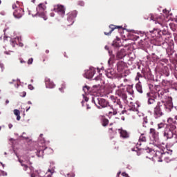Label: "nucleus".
<instances>
[{
  "label": "nucleus",
  "instance_id": "f257e3e1",
  "mask_svg": "<svg viewBox=\"0 0 177 177\" xmlns=\"http://www.w3.org/2000/svg\"><path fill=\"white\" fill-rule=\"evenodd\" d=\"M30 169V172H28V174H30V177H35V174H37V175H39V177H52V175H53V174H55V167H52L51 169H48L47 173L46 174V175L44 176V171H34V167H29Z\"/></svg>",
  "mask_w": 177,
  "mask_h": 177
},
{
  "label": "nucleus",
  "instance_id": "f03ea898",
  "mask_svg": "<svg viewBox=\"0 0 177 177\" xmlns=\"http://www.w3.org/2000/svg\"><path fill=\"white\" fill-rule=\"evenodd\" d=\"M92 102L95 104L97 109H104L109 105V102L103 98H100L97 96H94L92 97Z\"/></svg>",
  "mask_w": 177,
  "mask_h": 177
},
{
  "label": "nucleus",
  "instance_id": "7ed1b4c3",
  "mask_svg": "<svg viewBox=\"0 0 177 177\" xmlns=\"http://www.w3.org/2000/svg\"><path fill=\"white\" fill-rule=\"evenodd\" d=\"M36 10L37 14L35 15H32L33 17H35V16H39V17L44 19V20H48V17H46L45 12V10H46V6L44 5V3H39Z\"/></svg>",
  "mask_w": 177,
  "mask_h": 177
},
{
  "label": "nucleus",
  "instance_id": "20e7f679",
  "mask_svg": "<svg viewBox=\"0 0 177 177\" xmlns=\"http://www.w3.org/2000/svg\"><path fill=\"white\" fill-rule=\"evenodd\" d=\"M176 127L175 125L168 126L167 128L165 129L163 136L166 138V140L172 139L174 138V135L176 133Z\"/></svg>",
  "mask_w": 177,
  "mask_h": 177
},
{
  "label": "nucleus",
  "instance_id": "39448f33",
  "mask_svg": "<svg viewBox=\"0 0 177 177\" xmlns=\"http://www.w3.org/2000/svg\"><path fill=\"white\" fill-rule=\"evenodd\" d=\"M19 1L16 3L12 4V9L15 10L13 15L15 19H20L23 15H24V10L19 7Z\"/></svg>",
  "mask_w": 177,
  "mask_h": 177
},
{
  "label": "nucleus",
  "instance_id": "423d86ee",
  "mask_svg": "<svg viewBox=\"0 0 177 177\" xmlns=\"http://www.w3.org/2000/svg\"><path fill=\"white\" fill-rule=\"evenodd\" d=\"M96 68L94 67H90L89 69L85 71L84 77L87 78V80H91V78H93V77L96 75Z\"/></svg>",
  "mask_w": 177,
  "mask_h": 177
},
{
  "label": "nucleus",
  "instance_id": "0eeeda50",
  "mask_svg": "<svg viewBox=\"0 0 177 177\" xmlns=\"http://www.w3.org/2000/svg\"><path fill=\"white\" fill-rule=\"evenodd\" d=\"M162 104L158 102L156 106L154 108L153 115L155 118H160L162 115Z\"/></svg>",
  "mask_w": 177,
  "mask_h": 177
},
{
  "label": "nucleus",
  "instance_id": "6e6552de",
  "mask_svg": "<svg viewBox=\"0 0 177 177\" xmlns=\"http://www.w3.org/2000/svg\"><path fill=\"white\" fill-rule=\"evenodd\" d=\"M160 103L162 104V109H165L167 113H170L171 110L174 109L171 98H169L166 102H160Z\"/></svg>",
  "mask_w": 177,
  "mask_h": 177
},
{
  "label": "nucleus",
  "instance_id": "1a4fd4ad",
  "mask_svg": "<svg viewBox=\"0 0 177 177\" xmlns=\"http://www.w3.org/2000/svg\"><path fill=\"white\" fill-rule=\"evenodd\" d=\"M55 12H57L61 17H64V15L66 13V8L63 6H57L54 8Z\"/></svg>",
  "mask_w": 177,
  "mask_h": 177
},
{
  "label": "nucleus",
  "instance_id": "9d476101",
  "mask_svg": "<svg viewBox=\"0 0 177 177\" xmlns=\"http://www.w3.org/2000/svg\"><path fill=\"white\" fill-rule=\"evenodd\" d=\"M77 17V11H73L68 14L67 20L69 23V26H71L74 23V19Z\"/></svg>",
  "mask_w": 177,
  "mask_h": 177
},
{
  "label": "nucleus",
  "instance_id": "9b49d317",
  "mask_svg": "<svg viewBox=\"0 0 177 177\" xmlns=\"http://www.w3.org/2000/svg\"><path fill=\"white\" fill-rule=\"evenodd\" d=\"M45 84H46V88H48L49 89H53L55 86H56V84L53 83V81L50 80V79L46 77L45 79Z\"/></svg>",
  "mask_w": 177,
  "mask_h": 177
},
{
  "label": "nucleus",
  "instance_id": "f8f14e48",
  "mask_svg": "<svg viewBox=\"0 0 177 177\" xmlns=\"http://www.w3.org/2000/svg\"><path fill=\"white\" fill-rule=\"evenodd\" d=\"M19 42V46H21V48H23L24 46L23 43L20 42V37H17L15 39H12L10 41V44L12 46V48H15V45H17V43Z\"/></svg>",
  "mask_w": 177,
  "mask_h": 177
},
{
  "label": "nucleus",
  "instance_id": "ddd939ff",
  "mask_svg": "<svg viewBox=\"0 0 177 177\" xmlns=\"http://www.w3.org/2000/svg\"><path fill=\"white\" fill-rule=\"evenodd\" d=\"M115 70L113 68L107 69L106 71V75L108 78H114V77H115Z\"/></svg>",
  "mask_w": 177,
  "mask_h": 177
},
{
  "label": "nucleus",
  "instance_id": "4468645a",
  "mask_svg": "<svg viewBox=\"0 0 177 177\" xmlns=\"http://www.w3.org/2000/svg\"><path fill=\"white\" fill-rule=\"evenodd\" d=\"M162 17H153L151 16V20H153V21H156V24H157V23L161 26H162Z\"/></svg>",
  "mask_w": 177,
  "mask_h": 177
},
{
  "label": "nucleus",
  "instance_id": "2eb2a0df",
  "mask_svg": "<svg viewBox=\"0 0 177 177\" xmlns=\"http://www.w3.org/2000/svg\"><path fill=\"white\" fill-rule=\"evenodd\" d=\"M118 131L120 133L121 138H123L124 139H127V138H129V134H128V132H127V131L123 130L122 129H119Z\"/></svg>",
  "mask_w": 177,
  "mask_h": 177
},
{
  "label": "nucleus",
  "instance_id": "dca6fc26",
  "mask_svg": "<svg viewBox=\"0 0 177 177\" xmlns=\"http://www.w3.org/2000/svg\"><path fill=\"white\" fill-rule=\"evenodd\" d=\"M117 94L118 96H120V97H122V99H127V94L124 93V89H119L117 91Z\"/></svg>",
  "mask_w": 177,
  "mask_h": 177
},
{
  "label": "nucleus",
  "instance_id": "f3484780",
  "mask_svg": "<svg viewBox=\"0 0 177 177\" xmlns=\"http://www.w3.org/2000/svg\"><path fill=\"white\" fill-rule=\"evenodd\" d=\"M126 55L125 50H121L120 51L118 52L116 57L118 59H122V57H125Z\"/></svg>",
  "mask_w": 177,
  "mask_h": 177
},
{
  "label": "nucleus",
  "instance_id": "a211bd4d",
  "mask_svg": "<svg viewBox=\"0 0 177 177\" xmlns=\"http://www.w3.org/2000/svg\"><path fill=\"white\" fill-rule=\"evenodd\" d=\"M166 154V153H162V152H160L158 151L156 152V155L158 156L159 160H158V162H162V159L161 158H164V156Z\"/></svg>",
  "mask_w": 177,
  "mask_h": 177
},
{
  "label": "nucleus",
  "instance_id": "6ab92c4d",
  "mask_svg": "<svg viewBox=\"0 0 177 177\" xmlns=\"http://www.w3.org/2000/svg\"><path fill=\"white\" fill-rule=\"evenodd\" d=\"M124 62H119L118 64H117V68H118V71H122V70L124 69Z\"/></svg>",
  "mask_w": 177,
  "mask_h": 177
},
{
  "label": "nucleus",
  "instance_id": "aec40b11",
  "mask_svg": "<svg viewBox=\"0 0 177 177\" xmlns=\"http://www.w3.org/2000/svg\"><path fill=\"white\" fill-rule=\"evenodd\" d=\"M19 162H20L21 167H24V171H27V169H28V166H27V165L23 163L24 161L21 160L20 158L18 159Z\"/></svg>",
  "mask_w": 177,
  "mask_h": 177
},
{
  "label": "nucleus",
  "instance_id": "412c9836",
  "mask_svg": "<svg viewBox=\"0 0 177 177\" xmlns=\"http://www.w3.org/2000/svg\"><path fill=\"white\" fill-rule=\"evenodd\" d=\"M140 142H146V137L145 136V134H141V136H140L139 142H138V145H139V146L142 145Z\"/></svg>",
  "mask_w": 177,
  "mask_h": 177
},
{
  "label": "nucleus",
  "instance_id": "4be33fe9",
  "mask_svg": "<svg viewBox=\"0 0 177 177\" xmlns=\"http://www.w3.org/2000/svg\"><path fill=\"white\" fill-rule=\"evenodd\" d=\"M114 104L115 106H118L120 109H122V105L121 104V101H120V100H115Z\"/></svg>",
  "mask_w": 177,
  "mask_h": 177
},
{
  "label": "nucleus",
  "instance_id": "5701e85b",
  "mask_svg": "<svg viewBox=\"0 0 177 177\" xmlns=\"http://www.w3.org/2000/svg\"><path fill=\"white\" fill-rule=\"evenodd\" d=\"M109 28H111V30H110L109 33L107 32H104L105 35H109V34H111V32H113V31H114V30H115V26H114V25H111L109 26Z\"/></svg>",
  "mask_w": 177,
  "mask_h": 177
},
{
  "label": "nucleus",
  "instance_id": "b1692460",
  "mask_svg": "<svg viewBox=\"0 0 177 177\" xmlns=\"http://www.w3.org/2000/svg\"><path fill=\"white\" fill-rule=\"evenodd\" d=\"M136 89H137L138 92H139L140 93H143V91L142 90V86L140 85L137 84Z\"/></svg>",
  "mask_w": 177,
  "mask_h": 177
},
{
  "label": "nucleus",
  "instance_id": "393cba45",
  "mask_svg": "<svg viewBox=\"0 0 177 177\" xmlns=\"http://www.w3.org/2000/svg\"><path fill=\"white\" fill-rule=\"evenodd\" d=\"M148 104H156V100L153 98H149Z\"/></svg>",
  "mask_w": 177,
  "mask_h": 177
},
{
  "label": "nucleus",
  "instance_id": "a878e982",
  "mask_svg": "<svg viewBox=\"0 0 177 177\" xmlns=\"http://www.w3.org/2000/svg\"><path fill=\"white\" fill-rule=\"evenodd\" d=\"M37 157H42V156H44V150L41 149V150L38 151L37 153Z\"/></svg>",
  "mask_w": 177,
  "mask_h": 177
},
{
  "label": "nucleus",
  "instance_id": "bb28decb",
  "mask_svg": "<svg viewBox=\"0 0 177 177\" xmlns=\"http://www.w3.org/2000/svg\"><path fill=\"white\" fill-rule=\"evenodd\" d=\"M108 124H109V120L103 119V120H102L103 127H107Z\"/></svg>",
  "mask_w": 177,
  "mask_h": 177
},
{
  "label": "nucleus",
  "instance_id": "cd10ccee",
  "mask_svg": "<svg viewBox=\"0 0 177 177\" xmlns=\"http://www.w3.org/2000/svg\"><path fill=\"white\" fill-rule=\"evenodd\" d=\"M42 136H44V134H40L39 140L41 144L45 143V138H44Z\"/></svg>",
  "mask_w": 177,
  "mask_h": 177
},
{
  "label": "nucleus",
  "instance_id": "c85d7f7f",
  "mask_svg": "<svg viewBox=\"0 0 177 177\" xmlns=\"http://www.w3.org/2000/svg\"><path fill=\"white\" fill-rule=\"evenodd\" d=\"M83 91H84V93H88V91H89V87L88 86H84Z\"/></svg>",
  "mask_w": 177,
  "mask_h": 177
},
{
  "label": "nucleus",
  "instance_id": "c756f323",
  "mask_svg": "<svg viewBox=\"0 0 177 177\" xmlns=\"http://www.w3.org/2000/svg\"><path fill=\"white\" fill-rule=\"evenodd\" d=\"M109 53L111 55V57L108 61V64H110V63L111 62V60H113V58L114 57V55H111V53L110 51H109Z\"/></svg>",
  "mask_w": 177,
  "mask_h": 177
},
{
  "label": "nucleus",
  "instance_id": "7c9ffc66",
  "mask_svg": "<svg viewBox=\"0 0 177 177\" xmlns=\"http://www.w3.org/2000/svg\"><path fill=\"white\" fill-rule=\"evenodd\" d=\"M14 114L15 115L17 116V115H20V111L17 110V109H15L14 110Z\"/></svg>",
  "mask_w": 177,
  "mask_h": 177
},
{
  "label": "nucleus",
  "instance_id": "2f4dec72",
  "mask_svg": "<svg viewBox=\"0 0 177 177\" xmlns=\"http://www.w3.org/2000/svg\"><path fill=\"white\" fill-rule=\"evenodd\" d=\"M164 127H165V124L164 123H160L158 124V129H161V128H164Z\"/></svg>",
  "mask_w": 177,
  "mask_h": 177
},
{
  "label": "nucleus",
  "instance_id": "473e14b6",
  "mask_svg": "<svg viewBox=\"0 0 177 177\" xmlns=\"http://www.w3.org/2000/svg\"><path fill=\"white\" fill-rule=\"evenodd\" d=\"M8 39H10V37H8L6 35L3 36V42H6V41H8Z\"/></svg>",
  "mask_w": 177,
  "mask_h": 177
},
{
  "label": "nucleus",
  "instance_id": "72a5a7b5",
  "mask_svg": "<svg viewBox=\"0 0 177 177\" xmlns=\"http://www.w3.org/2000/svg\"><path fill=\"white\" fill-rule=\"evenodd\" d=\"M32 62H34V59L30 58L28 60V64H32Z\"/></svg>",
  "mask_w": 177,
  "mask_h": 177
},
{
  "label": "nucleus",
  "instance_id": "f704fd0d",
  "mask_svg": "<svg viewBox=\"0 0 177 177\" xmlns=\"http://www.w3.org/2000/svg\"><path fill=\"white\" fill-rule=\"evenodd\" d=\"M66 175L68 177H75V174H74V173L67 174Z\"/></svg>",
  "mask_w": 177,
  "mask_h": 177
},
{
  "label": "nucleus",
  "instance_id": "c9c22d12",
  "mask_svg": "<svg viewBox=\"0 0 177 177\" xmlns=\"http://www.w3.org/2000/svg\"><path fill=\"white\" fill-rule=\"evenodd\" d=\"M0 174L3 176H6L8 175V173L3 171H0Z\"/></svg>",
  "mask_w": 177,
  "mask_h": 177
},
{
  "label": "nucleus",
  "instance_id": "e433bc0d",
  "mask_svg": "<svg viewBox=\"0 0 177 177\" xmlns=\"http://www.w3.org/2000/svg\"><path fill=\"white\" fill-rule=\"evenodd\" d=\"M28 89H30V91H33V89H34V86H33L32 85H31V84H29V85L28 86Z\"/></svg>",
  "mask_w": 177,
  "mask_h": 177
},
{
  "label": "nucleus",
  "instance_id": "4c0bfd02",
  "mask_svg": "<svg viewBox=\"0 0 177 177\" xmlns=\"http://www.w3.org/2000/svg\"><path fill=\"white\" fill-rule=\"evenodd\" d=\"M0 68H1V71H3V70H5V66H3V64H0Z\"/></svg>",
  "mask_w": 177,
  "mask_h": 177
},
{
  "label": "nucleus",
  "instance_id": "58836bf2",
  "mask_svg": "<svg viewBox=\"0 0 177 177\" xmlns=\"http://www.w3.org/2000/svg\"><path fill=\"white\" fill-rule=\"evenodd\" d=\"M13 51H12V50H10V51H5L4 52V53L6 54V55H10V53H12Z\"/></svg>",
  "mask_w": 177,
  "mask_h": 177
},
{
  "label": "nucleus",
  "instance_id": "ea45409f",
  "mask_svg": "<svg viewBox=\"0 0 177 177\" xmlns=\"http://www.w3.org/2000/svg\"><path fill=\"white\" fill-rule=\"evenodd\" d=\"M95 81H100V76L97 75V77H95Z\"/></svg>",
  "mask_w": 177,
  "mask_h": 177
},
{
  "label": "nucleus",
  "instance_id": "a19ab883",
  "mask_svg": "<svg viewBox=\"0 0 177 177\" xmlns=\"http://www.w3.org/2000/svg\"><path fill=\"white\" fill-rule=\"evenodd\" d=\"M79 5L80 6H84L85 5V3H84V1H79Z\"/></svg>",
  "mask_w": 177,
  "mask_h": 177
},
{
  "label": "nucleus",
  "instance_id": "79ce46f5",
  "mask_svg": "<svg viewBox=\"0 0 177 177\" xmlns=\"http://www.w3.org/2000/svg\"><path fill=\"white\" fill-rule=\"evenodd\" d=\"M83 97H84L85 102H88L89 100V99L88 97H85V95H84V94H83Z\"/></svg>",
  "mask_w": 177,
  "mask_h": 177
},
{
  "label": "nucleus",
  "instance_id": "37998d69",
  "mask_svg": "<svg viewBox=\"0 0 177 177\" xmlns=\"http://www.w3.org/2000/svg\"><path fill=\"white\" fill-rule=\"evenodd\" d=\"M156 132V130L154 129H150V133H154Z\"/></svg>",
  "mask_w": 177,
  "mask_h": 177
},
{
  "label": "nucleus",
  "instance_id": "c03bdc74",
  "mask_svg": "<svg viewBox=\"0 0 177 177\" xmlns=\"http://www.w3.org/2000/svg\"><path fill=\"white\" fill-rule=\"evenodd\" d=\"M8 128H9V129H12V128H13V124H8Z\"/></svg>",
  "mask_w": 177,
  "mask_h": 177
},
{
  "label": "nucleus",
  "instance_id": "a18cd8bd",
  "mask_svg": "<svg viewBox=\"0 0 177 177\" xmlns=\"http://www.w3.org/2000/svg\"><path fill=\"white\" fill-rule=\"evenodd\" d=\"M48 150L50 154L52 153H53V149H50V148H48Z\"/></svg>",
  "mask_w": 177,
  "mask_h": 177
},
{
  "label": "nucleus",
  "instance_id": "49530a36",
  "mask_svg": "<svg viewBox=\"0 0 177 177\" xmlns=\"http://www.w3.org/2000/svg\"><path fill=\"white\" fill-rule=\"evenodd\" d=\"M21 117H20V115H17V121H20Z\"/></svg>",
  "mask_w": 177,
  "mask_h": 177
},
{
  "label": "nucleus",
  "instance_id": "de8ad7c7",
  "mask_svg": "<svg viewBox=\"0 0 177 177\" xmlns=\"http://www.w3.org/2000/svg\"><path fill=\"white\" fill-rule=\"evenodd\" d=\"M144 122H145V124H147V118H144Z\"/></svg>",
  "mask_w": 177,
  "mask_h": 177
},
{
  "label": "nucleus",
  "instance_id": "09e8293b",
  "mask_svg": "<svg viewBox=\"0 0 177 177\" xmlns=\"http://www.w3.org/2000/svg\"><path fill=\"white\" fill-rule=\"evenodd\" d=\"M50 16L51 17H55V13H53V12L50 13Z\"/></svg>",
  "mask_w": 177,
  "mask_h": 177
},
{
  "label": "nucleus",
  "instance_id": "8fccbe9b",
  "mask_svg": "<svg viewBox=\"0 0 177 177\" xmlns=\"http://www.w3.org/2000/svg\"><path fill=\"white\" fill-rule=\"evenodd\" d=\"M147 151L149 153H154V151H153L151 149H148Z\"/></svg>",
  "mask_w": 177,
  "mask_h": 177
},
{
  "label": "nucleus",
  "instance_id": "3c124183",
  "mask_svg": "<svg viewBox=\"0 0 177 177\" xmlns=\"http://www.w3.org/2000/svg\"><path fill=\"white\" fill-rule=\"evenodd\" d=\"M0 15H2V16H5L6 15L5 11L1 12Z\"/></svg>",
  "mask_w": 177,
  "mask_h": 177
},
{
  "label": "nucleus",
  "instance_id": "603ef678",
  "mask_svg": "<svg viewBox=\"0 0 177 177\" xmlns=\"http://www.w3.org/2000/svg\"><path fill=\"white\" fill-rule=\"evenodd\" d=\"M23 97H26V95H27V93L23 92Z\"/></svg>",
  "mask_w": 177,
  "mask_h": 177
},
{
  "label": "nucleus",
  "instance_id": "864d4df0",
  "mask_svg": "<svg viewBox=\"0 0 177 177\" xmlns=\"http://www.w3.org/2000/svg\"><path fill=\"white\" fill-rule=\"evenodd\" d=\"M167 154H172V150H169V151L167 152Z\"/></svg>",
  "mask_w": 177,
  "mask_h": 177
},
{
  "label": "nucleus",
  "instance_id": "5fc2aeb1",
  "mask_svg": "<svg viewBox=\"0 0 177 177\" xmlns=\"http://www.w3.org/2000/svg\"><path fill=\"white\" fill-rule=\"evenodd\" d=\"M64 88H66V86H63L62 88H59V91H62Z\"/></svg>",
  "mask_w": 177,
  "mask_h": 177
},
{
  "label": "nucleus",
  "instance_id": "6e6d98bb",
  "mask_svg": "<svg viewBox=\"0 0 177 177\" xmlns=\"http://www.w3.org/2000/svg\"><path fill=\"white\" fill-rule=\"evenodd\" d=\"M124 113H127V111H122L121 112V114H124Z\"/></svg>",
  "mask_w": 177,
  "mask_h": 177
},
{
  "label": "nucleus",
  "instance_id": "4d7b16f0",
  "mask_svg": "<svg viewBox=\"0 0 177 177\" xmlns=\"http://www.w3.org/2000/svg\"><path fill=\"white\" fill-rule=\"evenodd\" d=\"M105 49H106V50H109V46H105Z\"/></svg>",
  "mask_w": 177,
  "mask_h": 177
},
{
  "label": "nucleus",
  "instance_id": "13d9d810",
  "mask_svg": "<svg viewBox=\"0 0 177 177\" xmlns=\"http://www.w3.org/2000/svg\"><path fill=\"white\" fill-rule=\"evenodd\" d=\"M28 104H32V103L31 102V101H28Z\"/></svg>",
  "mask_w": 177,
  "mask_h": 177
},
{
  "label": "nucleus",
  "instance_id": "bf43d9fd",
  "mask_svg": "<svg viewBox=\"0 0 177 177\" xmlns=\"http://www.w3.org/2000/svg\"><path fill=\"white\" fill-rule=\"evenodd\" d=\"M121 120H122V121H125V118L124 117H122Z\"/></svg>",
  "mask_w": 177,
  "mask_h": 177
},
{
  "label": "nucleus",
  "instance_id": "052dcab7",
  "mask_svg": "<svg viewBox=\"0 0 177 177\" xmlns=\"http://www.w3.org/2000/svg\"><path fill=\"white\" fill-rule=\"evenodd\" d=\"M6 103L8 104L9 103V100H6Z\"/></svg>",
  "mask_w": 177,
  "mask_h": 177
},
{
  "label": "nucleus",
  "instance_id": "680f3d73",
  "mask_svg": "<svg viewBox=\"0 0 177 177\" xmlns=\"http://www.w3.org/2000/svg\"><path fill=\"white\" fill-rule=\"evenodd\" d=\"M15 82V80H12V82H10L9 84H13Z\"/></svg>",
  "mask_w": 177,
  "mask_h": 177
},
{
  "label": "nucleus",
  "instance_id": "e2e57ef3",
  "mask_svg": "<svg viewBox=\"0 0 177 177\" xmlns=\"http://www.w3.org/2000/svg\"><path fill=\"white\" fill-rule=\"evenodd\" d=\"M89 109H91V106H89V105H87V110H89Z\"/></svg>",
  "mask_w": 177,
  "mask_h": 177
},
{
  "label": "nucleus",
  "instance_id": "0e129e2a",
  "mask_svg": "<svg viewBox=\"0 0 177 177\" xmlns=\"http://www.w3.org/2000/svg\"><path fill=\"white\" fill-rule=\"evenodd\" d=\"M163 13H167V10H163Z\"/></svg>",
  "mask_w": 177,
  "mask_h": 177
},
{
  "label": "nucleus",
  "instance_id": "69168bd1",
  "mask_svg": "<svg viewBox=\"0 0 177 177\" xmlns=\"http://www.w3.org/2000/svg\"><path fill=\"white\" fill-rule=\"evenodd\" d=\"M25 161H26V162H28V159H25Z\"/></svg>",
  "mask_w": 177,
  "mask_h": 177
},
{
  "label": "nucleus",
  "instance_id": "338daca9",
  "mask_svg": "<svg viewBox=\"0 0 177 177\" xmlns=\"http://www.w3.org/2000/svg\"><path fill=\"white\" fill-rule=\"evenodd\" d=\"M30 107L29 108H28L27 109H26V111H28V110H30Z\"/></svg>",
  "mask_w": 177,
  "mask_h": 177
},
{
  "label": "nucleus",
  "instance_id": "774afa93",
  "mask_svg": "<svg viewBox=\"0 0 177 177\" xmlns=\"http://www.w3.org/2000/svg\"><path fill=\"white\" fill-rule=\"evenodd\" d=\"M175 120H177V115L175 117Z\"/></svg>",
  "mask_w": 177,
  "mask_h": 177
}]
</instances>
